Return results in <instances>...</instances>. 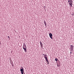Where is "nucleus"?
I'll list each match as a JSON object with an SVG mask.
<instances>
[{"mask_svg": "<svg viewBox=\"0 0 74 74\" xmlns=\"http://www.w3.org/2000/svg\"><path fill=\"white\" fill-rule=\"evenodd\" d=\"M73 4L72 3H71V4H69V5H71V7H72V5Z\"/></svg>", "mask_w": 74, "mask_h": 74, "instance_id": "12", "label": "nucleus"}, {"mask_svg": "<svg viewBox=\"0 0 74 74\" xmlns=\"http://www.w3.org/2000/svg\"><path fill=\"white\" fill-rule=\"evenodd\" d=\"M57 66H59L58 65H57Z\"/></svg>", "mask_w": 74, "mask_h": 74, "instance_id": "18", "label": "nucleus"}, {"mask_svg": "<svg viewBox=\"0 0 74 74\" xmlns=\"http://www.w3.org/2000/svg\"><path fill=\"white\" fill-rule=\"evenodd\" d=\"M44 56V58H45V57H47V55L45 54Z\"/></svg>", "mask_w": 74, "mask_h": 74, "instance_id": "8", "label": "nucleus"}, {"mask_svg": "<svg viewBox=\"0 0 74 74\" xmlns=\"http://www.w3.org/2000/svg\"><path fill=\"white\" fill-rule=\"evenodd\" d=\"M44 58H45L47 62H49V61H48V58L46 57H44Z\"/></svg>", "mask_w": 74, "mask_h": 74, "instance_id": "5", "label": "nucleus"}, {"mask_svg": "<svg viewBox=\"0 0 74 74\" xmlns=\"http://www.w3.org/2000/svg\"><path fill=\"white\" fill-rule=\"evenodd\" d=\"M23 47L25 52H27V50H26V46L25 44H24Z\"/></svg>", "mask_w": 74, "mask_h": 74, "instance_id": "1", "label": "nucleus"}, {"mask_svg": "<svg viewBox=\"0 0 74 74\" xmlns=\"http://www.w3.org/2000/svg\"><path fill=\"white\" fill-rule=\"evenodd\" d=\"M48 64H49V63H47Z\"/></svg>", "mask_w": 74, "mask_h": 74, "instance_id": "16", "label": "nucleus"}, {"mask_svg": "<svg viewBox=\"0 0 74 74\" xmlns=\"http://www.w3.org/2000/svg\"><path fill=\"white\" fill-rule=\"evenodd\" d=\"M43 55H45V54H43Z\"/></svg>", "mask_w": 74, "mask_h": 74, "instance_id": "17", "label": "nucleus"}, {"mask_svg": "<svg viewBox=\"0 0 74 74\" xmlns=\"http://www.w3.org/2000/svg\"><path fill=\"white\" fill-rule=\"evenodd\" d=\"M40 43L41 48H42V47H43V44H42V42H41V41L40 42Z\"/></svg>", "mask_w": 74, "mask_h": 74, "instance_id": "4", "label": "nucleus"}, {"mask_svg": "<svg viewBox=\"0 0 74 74\" xmlns=\"http://www.w3.org/2000/svg\"><path fill=\"white\" fill-rule=\"evenodd\" d=\"M1 44L0 42V44Z\"/></svg>", "mask_w": 74, "mask_h": 74, "instance_id": "19", "label": "nucleus"}, {"mask_svg": "<svg viewBox=\"0 0 74 74\" xmlns=\"http://www.w3.org/2000/svg\"><path fill=\"white\" fill-rule=\"evenodd\" d=\"M23 72H24V71L21 72V74H23Z\"/></svg>", "mask_w": 74, "mask_h": 74, "instance_id": "11", "label": "nucleus"}, {"mask_svg": "<svg viewBox=\"0 0 74 74\" xmlns=\"http://www.w3.org/2000/svg\"><path fill=\"white\" fill-rule=\"evenodd\" d=\"M68 3L69 4H73V0H68Z\"/></svg>", "mask_w": 74, "mask_h": 74, "instance_id": "2", "label": "nucleus"}, {"mask_svg": "<svg viewBox=\"0 0 74 74\" xmlns=\"http://www.w3.org/2000/svg\"><path fill=\"white\" fill-rule=\"evenodd\" d=\"M8 37L9 38H10V37H9V36H8Z\"/></svg>", "mask_w": 74, "mask_h": 74, "instance_id": "15", "label": "nucleus"}, {"mask_svg": "<svg viewBox=\"0 0 74 74\" xmlns=\"http://www.w3.org/2000/svg\"><path fill=\"white\" fill-rule=\"evenodd\" d=\"M71 48H73V45H71Z\"/></svg>", "mask_w": 74, "mask_h": 74, "instance_id": "10", "label": "nucleus"}, {"mask_svg": "<svg viewBox=\"0 0 74 74\" xmlns=\"http://www.w3.org/2000/svg\"><path fill=\"white\" fill-rule=\"evenodd\" d=\"M55 61H56V62H57L58 61V59L57 58H56L55 59Z\"/></svg>", "mask_w": 74, "mask_h": 74, "instance_id": "9", "label": "nucleus"}, {"mask_svg": "<svg viewBox=\"0 0 74 74\" xmlns=\"http://www.w3.org/2000/svg\"><path fill=\"white\" fill-rule=\"evenodd\" d=\"M74 14H72V16H74Z\"/></svg>", "mask_w": 74, "mask_h": 74, "instance_id": "13", "label": "nucleus"}, {"mask_svg": "<svg viewBox=\"0 0 74 74\" xmlns=\"http://www.w3.org/2000/svg\"><path fill=\"white\" fill-rule=\"evenodd\" d=\"M12 66H13V67H14V64H12Z\"/></svg>", "mask_w": 74, "mask_h": 74, "instance_id": "14", "label": "nucleus"}, {"mask_svg": "<svg viewBox=\"0 0 74 74\" xmlns=\"http://www.w3.org/2000/svg\"><path fill=\"white\" fill-rule=\"evenodd\" d=\"M44 23L45 25V26L46 27L47 26V23H46V22H45V21H44Z\"/></svg>", "mask_w": 74, "mask_h": 74, "instance_id": "7", "label": "nucleus"}, {"mask_svg": "<svg viewBox=\"0 0 74 74\" xmlns=\"http://www.w3.org/2000/svg\"><path fill=\"white\" fill-rule=\"evenodd\" d=\"M20 71L21 72L24 71V69L22 68V69H20Z\"/></svg>", "mask_w": 74, "mask_h": 74, "instance_id": "6", "label": "nucleus"}, {"mask_svg": "<svg viewBox=\"0 0 74 74\" xmlns=\"http://www.w3.org/2000/svg\"><path fill=\"white\" fill-rule=\"evenodd\" d=\"M49 36H50V37L51 38V39H53V38L52 37V34L50 33L49 34Z\"/></svg>", "mask_w": 74, "mask_h": 74, "instance_id": "3", "label": "nucleus"}]
</instances>
